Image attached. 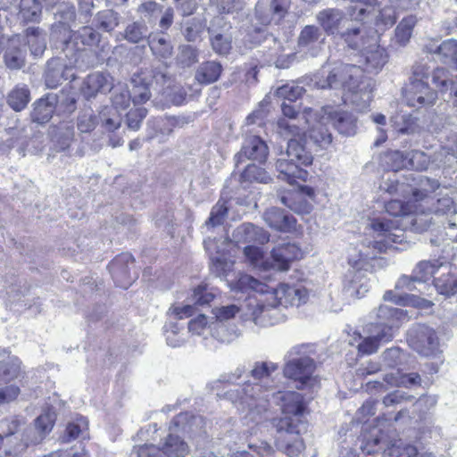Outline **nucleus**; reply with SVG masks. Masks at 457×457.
<instances>
[{"mask_svg":"<svg viewBox=\"0 0 457 457\" xmlns=\"http://www.w3.org/2000/svg\"><path fill=\"white\" fill-rule=\"evenodd\" d=\"M368 227L372 230L374 240L365 239L358 248H353L348 256L351 267L343 280V293L348 298L360 299L370 288V279L365 271L373 272L386 264L379 254L385 253L393 244H401L404 233L399 228V220L378 217L370 220Z\"/></svg>","mask_w":457,"mask_h":457,"instance_id":"nucleus-1","label":"nucleus"},{"mask_svg":"<svg viewBox=\"0 0 457 457\" xmlns=\"http://www.w3.org/2000/svg\"><path fill=\"white\" fill-rule=\"evenodd\" d=\"M318 89L341 90L345 103H351L359 111L366 110L373 98V81L356 65L338 64L322 67L311 79Z\"/></svg>","mask_w":457,"mask_h":457,"instance_id":"nucleus-2","label":"nucleus"},{"mask_svg":"<svg viewBox=\"0 0 457 457\" xmlns=\"http://www.w3.org/2000/svg\"><path fill=\"white\" fill-rule=\"evenodd\" d=\"M429 77L440 93L444 94L450 90L453 104L457 107V76L454 79H450L446 69L434 67L431 62L425 60L415 62L411 67L409 83L405 87L408 105L420 108L436 103L437 93L428 86L427 80Z\"/></svg>","mask_w":457,"mask_h":457,"instance_id":"nucleus-3","label":"nucleus"},{"mask_svg":"<svg viewBox=\"0 0 457 457\" xmlns=\"http://www.w3.org/2000/svg\"><path fill=\"white\" fill-rule=\"evenodd\" d=\"M278 370L273 362H255L251 370L253 383H245L226 393L228 399L236 403L242 411H247V416L253 421L267 411L269 400L274 392L275 385L272 374Z\"/></svg>","mask_w":457,"mask_h":457,"instance_id":"nucleus-4","label":"nucleus"},{"mask_svg":"<svg viewBox=\"0 0 457 457\" xmlns=\"http://www.w3.org/2000/svg\"><path fill=\"white\" fill-rule=\"evenodd\" d=\"M237 287L242 291L253 290L260 294H268L267 303H258L257 310L253 313V322L260 326L275 324L276 320L272 318L277 315V306H299L305 303L308 297L307 290L301 285L290 286L282 283L274 288L247 274L239 277Z\"/></svg>","mask_w":457,"mask_h":457,"instance_id":"nucleus-5","label":"nucleus"},{"mask_svg":"<svg viewBox=\"0 0 457 457\" xmlns=\"http://www.w3.org/2000/svg\"><path fill=\"white\" fill-rule=\"evenodd\" d=\"M270 396L286 415L276 424V445L287 455L296 456L304 448L303 442L299 437L301 427H303L300 421V415L303 411V396L294 391H274Z\"/></svg>","mask_w":457,"mask_h":457,"instance_id":"nucleus-6","label":"nucleus"},{"mask_svg":"<svg viewBox=\"0 0 457 457\" xmlns=\"http://www.w3.org/2000/svg\"><path fill=\"white\" fill-rule=\"evenodd\" d=\"M168 74L163 65L150 66L141 69L140 71L133 74L129 85H116V109L120 105L122 109L129 106L130 101L135 105L147 102L151 96V87L154 83L162 85L166 82Z\"/></svg>","mask_w":457,"mask_h":457,"instance_id":"nucleus-7","label":"nucleus"},{"mask_svg":"<svg viewBox=\"0 0 457 457\" xmlns=\"http://www.w3.org/2000/svg\"><path fill=\"white\" fill-rule=\"evenodd\" d=\"M290 4L291 0H259L254 6L250 25L247 27V41L255 46L263 39H268L265 28L285 18Z\"/></svg>","mask_w":457,"mask_h":457,"instance_id":"nucleus-8","label":"nucleus"},{"mask_svg":"<svg viewBox=\"0 0 457 457\" xmlns=\"http://www.w3.org/2000/svg\"><path fill=\"white\" fill-rule=\"evenodd\" d=\"M363 451L368 453H382L389 457H430L426 453H419L417 448L411 445L403 443L401 439L395 437V432L387 428H373L370 437H365Z\"/></svg>","mask_w":457,"mask_h":457,"instance_id":"nucleus-9","label":"nucleus"},{"mask_svg":"<svg viewBox=\"0 0 457 457\" xmlns=\"http://www.w3.org/2000/svg\"><path fill=\"white\" fill-rule=\"evenodd\" d=\"M286 156L287 158L278 159L276 162L279 178L289 184H294L296 179L305 181L308 172L302 166L310 165L312 162V155L306 150L301 138L288 140Z\"/></svg>","mask_w":457,"mask_h":457,"instance_id":"nucleus-10","label":"nucleus"},{"mask_svg":"<svg viewBox=\"0 0 457 457\" xmlns=\"http://www.w3.org/2000/svg\"><path fill=\"white\" fill-rule=\"evenodd\" d=\"M286 359L284 375L286 378L298 382V389L312 387L316 384V378L313 377L316 364L314 360L308 355V346L304 345L293 346L287 352Z\"/></svg>","mask_w":457,"mask_h":457,"instance_id":"nucleus-11","label":"nucleus"},{"mask_svg":"<svg viewBox=\"0 0 457 457\" xmlns=\"http://www.w3.org/2000/svg\"><path fill=\"white\" fill-rule=\"evenodd\" d=\"M317 21L328 35L338 36L353 49L360 47V28L351 26V21L342 10L328 8L320 11Z\"/></svg>","mask_w":457,"mask_h":457,"instance_id":"nucleus-12","label":"nucleus"},{"mask_svg":"<svg viewBox=\"0 0 457 457\" xmlns=\"http://www.w3.org/2000/svg\"><path fill=\"white\" fill-rule=\"evenodd\" d=\"M405 318L406 313L403 309L380 304L369 313L365 326L381 333V337L393 338L395 329L399 328Z\"/></svg>","mask_w":457,"mask_h":457,"instance_id":"nucleus-13","label":"nucleus"},{"mask_svg":"<svg viewBox=\"0 0 457 457\" xmlns=\"http://www.w3.org/2000/svg\"><path fill=\"white\" fill-rule=\"evenodd\" d=\"M407 341L414 351L424 356H433L439 350L436 331L425 324L413 325L408 331Z\"/></svg>","mask_w":457,"mask_h":457,"instance_id":"nucleus-14","label":"nucleus"},{"mask_svg":"<svg viewBox=\"0 0 457 457\" xmlns=\"http://www.w3.org/2000/svg\"><path fill=\"white\" fill-rule=\"evenodd\" d=\"M268 154L269 149L266 143L258 136H249L245 139L240 151L235 154L234 160L236 166L247 160L264 162Z\"/></svg>","mask_w":457,"mask_h":457,"instance_id":"nucleus-15","label":"nucleus"},{"mask_svg":"<svg viewBox=\"0 0 457 457\" xmlns=\"http://www.w3.org/2000/svg\"><path fill=\"white\" fill-rule=\"evenodd\" d=\"M315 191L312 187L303 186L294 193H288L280 197V202L298 214H308L312 210Z\"/></svg>","mask_w":457,"mask_h":457,"instance_id":"nucleus-16","label":"nucleus"},{"mask_svg":"<svg viewBox=\"0 0 457 457\" xmlns=\"http://www.w3.org/2000/svg\"><path fill=\"white\" fill-rule=\"evenodd\" d=\"M303 251L295 243H281L276 245L270 252L271 266L279 271L289 270L291 263L302 258Z\"/></svg>","mask_w":457,"mask_h":457,"instance_id":"nucleus-17","label":"nucleus"},{"mask_svg":"<svg viewBox=\"0 0 457 457\" xmlns=\"http://www.w3.org/2000/svg\"><path fill=\"white\" fill-rule=\"evenodd\" d=\"M323 121H329L340 134L353 136L356 133V118L350 112L339 111L330 106L322 108Z\"/></svg>","mask_w":457,"mask_h":457,"instance_id":"nucleus-18","label":"nucleus"},{"mask_svg":"<svg viewBox=\"0 0 457 457\" xmlns=\"http://www.w3.org/2000/svg\"><path fill=\"white\" fill-rule=\"evenodd\" d=\"M56 414L54 408H46L35 420V428H29L26 431V438L24 439V447L29 445L39 444L46 434H48L54 425Z\"/></svg>","mask_w":457,"mask_h":457,"instance_id":"nucleus-19","label":"nucleus"},{"mask_svg":"<svg viewBox=\"0 0 457 457\" xmlns=\"http://www.w3.org/2000/svg\"><path fill=\"white\" fill-rule=\"evenodd\" d=\"M324 41L325 37L319 27L306 25L298 36L297 46L300 51L314 57L321 51Z\"/></svg>","mask_w":457,"mask_h":457,"instance_id":"nucleus-20","label":"nucleus"},{"mask_svg":"<svg viewBox=\"0 0 457 457\" xmlns=\"http://www.w3.org/2000/svg\"><path fill=\"white\" fill-rule=\"evenodd\" d=\"M281 110L284 116L287 117L288 120L286 118L279 119L278 121V128L293 136H300L302 133H304L305 127L303 124L308 123L305 115L303 114L299 117L295 106L285 102L281 104Z\"/></svg>","mask_w":457,"mask_h":457,"instance_id":"nucleus-21","label":"nucleus"},{"mask_svg":"<svg viewBox=\"0 0 457 457\" xmlns=\"http://www.w3.org/2000/svg\"><path fill=\"white\" fill-rule=\"evenodd\" d=\"M263 220L271 228L281 232H290L295 229L296 220L282 209L271 207L262 214Z\"/></svg>","mask_w":457,"mask_h":457,"instance_id":"nucleus-22","label":"nucleus"},{"mask_svg":"<svg viewBox=\"0 0 457 457\" xmlns=\"http://www.w3.org/2000/svg\"><path fill=\"white\" fill-rule=\"evenodd\" d=\"M71 68L61 58H52L47 62L45 72V83L48 88H56L63 80L73 77Z\"/></svg>","mask_w":457,"mask_h":457,"instance_id":"nucleus-23","label":"nucleus"},{"mask_svg":"<svg viewBox=\"0 0 457 457\" xmlns=\"http://www.w3.org/2000/svg\"><path fill=\"white\" fill-rule=\"evenodd\" d=\"M232 238L237 245L245 243L264 245L269 241L270 235L262 228L251 223H244L233 231Z\"/></svg>","mask_w":457,"mask_h":457,"instance_id":"nucleus-24","label":"nucleus"},{"mask_svg":"<svg viewBox=\"0 0 457 457\" xmlns=\"http://www.w3.org/2000/svg\"><path fill=\"white\" fill-rule=\"evenodd\" d=\"M428 204L414 203L403 225L409 226L411 231L417 233L428 230L432 224V212L428 210Z\"/></svg>","mask_w":457,"mask_h":457,"instance_id":"nucleus-25","label":"nucleus"},{"mask_svg":"<svg viewBox=\"0 0 457 457\" xmlns=\"http://www.w3.org/2000/svg\"><path fill=\"white\" fill-rule=\"evenodd\" d=\"M360 49L365 58L366 69L372 72H378L387 62V54L386 50L377 45L376 41L370 44L368 46H364V42L361 35L359 36Z\"/></svg>","mask_w":457,"mask_h":457,"instance_id":"nucleus-26","label":"nucleus"},{"mask_svg":"<svg viewBox=\"0 0 457 457\" xmlns=\"http://www.w3.org/2000/svg\"><path fill=\"white\" fill-rule=\"evenodd\" d=\"M116 275L119 276V286L123 288H127L137 279L135 260L129 253H122L116 257Z\"/></svg>","mask_w":457,"mask_h":457,"instance_id":"nucleus-27","label":"nucleus"},{"mask_svg":"<svg viewBox=\"0 0 457 457\" xmlns=\"http://www.w3.org/2000/svg\"><path fill=\"white\" fill-rule=\"evenodd\" d=\"M4 62L10 70H20L26 62V48L19 37H12L4 54Z\"/></svg>","mask_w":457,"mask_h":457,"instance_id":"nucleus-28","label":"nucleus"},{"mask_svg":"<svg viewBox=\"0 0 457 457\" xmlns=\"http://www.w3.org/2000/svg\"><path fill=\"white\" fill-rule=\"evenodd\" d=\"M57 103L58 97L54 94H47L45 97L37 100L34 104L31 113L33 121L41 124L48 122L54 112Z\"/></svg>","mask_w":457,"mask_h":457,"instance_id":"nucleus-29","label":"nucleus"},{"mask_svg":"<svg viewBox=\"0 0 457 457\" xmlns=\"http://www.w3.org/2000/svg\"><path fill=\"white\" fill-rule=\"evenodd\" d=\"M449 270V264L439 260L420 261L413 269L414 278L419 282H427L440 270Z\"/></svg>","mask_w":457,"mask_h":457,"instance_id":"nucleus-30","label":"nucleus"},{"mask_svg":"<svg viewBox=\"0 0 457 457\" xmlns=\"http://www.w3.org/2000/svg\"><path fill=\"white\" fill-rule=\"evenodd\" d=\"M441 186L438 180L423 177L420 179V188L412 191V200L414 203L428 204L435 200L430 195L440 189Z\"/></svg>","mask_w":457,"mask_h":457,"instance_id":"nucleus-31","label":"nucleus"},{"mask_svg":"<svg viewBox=\"0 0 457 457\" xmlns=\"http://www.w3.org/2000/svg\"><path fill=\"white\" fill-rule=\"evenodd\" d=\"M390 122L393 129L403 135H413L421 129L417 119L408 113L398 112L391 117Z\"/></svg>","mask_w":457,"mask_h":457,"instance_id":"nucleus-32","label":"nucleus"},{"mask_svg":"<svg viewBox=\"0 0 457 457\" xmlns=\"http://www.w3.org/2000/svg\"><path fill=\"white\" fill-rule=\"evenodd\" d=\"M25 34L30 54L36 58L41 57L46 49V33L38 27H29Z\"/></svg>","mask_w":457,"mask_h":457,"instance_id":"nucleus-33","label":"nucleus"},{"mask_svg":"<svg viewBox=\"0 0 457 457\" xmlns=\"http://www.w3.org/2000/svg\"><path fill=\"white\" fill-rule=\"evenodd\" d=\"M417 21L415 15H408L403 18L395 29L392 43L398 46H405L410 42Z\"/></svg>","mask_w":457,"mask_h":457,"instance_id":"nucleus-34","label":"nucleus"},{"mask_svg":"<svg viewBox=\"0 0 457 457\" xmlns=\"http://www.w3.org/2000/svg\"><path fill=\"white\" fill-rule=\"evenodd\" d=\"M221 71L222 66L219 62L207 61L198 66L195 78L201 84H212L219 79Z\"/></svg>","mask_w":457,"mask_h":457,"instance_id":"nucleus-35","label":"nucleus"},{"mask_svg":"<svg viewBox=\"0 0 457 457\" xmlns=\"http://www.w3.org/2000/svg\"><path fill=\"white\" fill-rule=\"evenodd\" d=\"M352 4L347 7V13L352 20L364 21L373 15L378 0H350Z\"/></svg>","mask_w":457,"mask_h":457,"instance_id":"nucleus-36","label":"nucleus"},{"mask_svg":"<svg viewBox=\"0 0 457 457\" xmlns=\"http://www.w3.org/2000/svg\"><path fill=\"white\" fill-rule=\"evenodd\" d=\"M107 85L106 78L101 73L89 74L83 82L81 87V93L83 96L89 99L94 97L98 92H105L111 90Z\"/></svg>","mask_w":457,"mask_h":457,"instance_id":"nucleus-37","label":"nucleus"},{"mask_svg":"<svg viewBox=\"0 0 457 457\" xmlns=\"http://www.w3.org/2000/svg\"><path fill=\"white\" fill-rule=\"evenodd\" d=\"M395 9L392 4L390 6L385 5L380 7V3L378 1L372 17L362 21L363 22L374 21L377 27L389 28L396 22V12Z\"/></svg>","mask_w":457,"mask_h":457,"instance_id":"nucleus-38","label":"nucleus"},{"mask_svg":"<svg viewBox=\"0 0 457 457\" xmlns=\"http://www.w3.org/2000/svg\"><path fill=\"white\" fill-rule=\"evenodd\" d=\"M441 275L435 278L434 286L436 291L443 295L451 296L457 293V276L449 270H440Z\"/></svg>","mask_w":457,"mask_h":457,"instance_id":"nucleus-39","label":"nucleus"},{"mask_svg":"<svg viewBox=\"0 0 457 457\" xmlns=\"http://www.w3.org/2000/svg\"><path fill=\"white\" fill-rule=\"evenodd\" d=\"M162 453L167 457H185L189 449L179 436L170 434L162 444Z\"/></svg>","mask_w":457,"mask_h":457,"instance_id":"nucleus-40","label":"nucleus"},{"mask_svg":"<svg viewBox=\"0 0 457 457\" xmlns=\"http://www.w3.org/2000/svg\"><path fill=\"white\" fill-rule=\"evenodd\" d=\"M328 124H330L329 121H323V112H321L320 120L309 131L310 138L321 147H326L332 142V135L328 129Z\"/></svg>","mask_w":457,"mask_h":457,"instance_id":"nucleus-41","label":"nucleus"},{"mask_svg":"<svg viewBox=\"0 0 457 457\" xmlns=\"http://www.w3.org/2000/svg\"><path fill=\"white\" fill-rule=\"evenodd\" d=\"M364 331L368 336L358 345V349L364 354H371L378 351L382 342H388L392 338L381 337V333L365 326Z\"/></svg>","mask_w":457,"mask_h":457,"instance_id":"nucleus-42","label":"nucleus"},{"mask_svg":"<svg viewBox=\"0 0 457 457\" xmlns=\"http://www.w3.org/2000/svg\"><path fill=\"white\" fill-rule=\"evenodd\" d=\"M443 63L457 71V40L447 39L442 42L435 51Z\"/></svg>","mask_w":457,"mask_h":457,"instance_id":"nucleus-43","label":"nucleus"},{"mask_svg":"<svg viewBox=\"0 0 457 457\" xmlns=\"http://www.w3.org/2000/svg\"><path fill=\"white\" fill-rule=\"evenodd\" d=\"M57 21L62 24L64 31L63 42L68 44V39L71 37V31L69 29L70 22L75 19V7L72 4L62 3L58 5L57 11L54 13Z\"/></svg>","mask_w":457,"mask_h":457,"instance_id":"nucleus-44","label":"nucleus"},{"mask_svg":"<svg viewBox=\"0 0 457 457\" xmlns=\"http://www.w3.org/2000/svg\"><path fill=\"white\" fill-rule=\"evenodd\" d=\"M88 421L85 417H77L68 423L63 437L65 442H71L78 438L85 439L88 436Z\"/></svg>","mask_w":457,"mask_h":457,"instance_id":"nucleus-45","label":"nucleus"},{"mask_svg":"<svg viewBox=\"0 0 457 457\" xmlns=\"http://www.w3.org/2000/svg\"><path fill=\"white\" fill-rule=\"evenodd\" d=\"M420 376L418 373L401 374L399 370L384 377V381L392 386H411L420 383Z\"/></svg>","mask_w":457,"mask_h":457,"instance_id":"nucleus-46","label":"nucleus"},{"mask_svg":"<svg viewBox=\"0 0 457 457\" xmlns=\"http://www.w3.org/2000/svg\"><path fill=\"white\" fill-rule=\"evenodd\" d=\"M29 90L25 86H17L7 96L9 106L15 112L23 110L29 102Z\"/></svg>","mask_w":457,"mask_h":457,"instance_id":"nucleus-47","label":"nucleus"},{"mask_svg":"<svg viewBox=\"0 0 457 457\" xmlns=\"http://www.w3.org/2000/svg\"><path fill=\"white\" fill-rule=\"evenodd\" d=\"M192 121L191 115L166 116L162 120L160 133L170 136L175 129H182Z\"/></svg>","mask_w":457,"mask_h":457,"instance_id":"nucleus-48","label":"nucleus"},{"mask_svg":"<svg viewBox=\"0 0 457 457\" xmlns=\"http://www.w3.org/2000/svg\"><path fill=\"white\" fill-rule=\"evenodd\" d=\"M209 328L211 336L220 343L228 344L238 337L237 330L228 328L224 322H212Z\"/></svg>","mask_w":457,"mask_h":457,"instance_id":"nucleus-49","label":"nucleus"},{"mask_svg":"<svg viewBox=\"0 0 457 457\" xmlns=\"http://www.w3.org/2000/svg\"><path fill=\"white\" fill-rule=\"evenodd\" d=\"M437 197L435 201L432 200L431 205L428 204V210L437 215L447 214L449 212H456V209L453 204V196L442 195V190L436 194Z\"/></svg>","mask_w":457,"mask_h":457,"instance_id":"nucleus-50","label":"nucleus"},{"mask_svg":"<svg viewBox=\"0 0 457 457\" xmlns=\"http://www.w3.org/2000/svg\"><path fill=\"white\" fill-rule=\"evenodd\" d=\"M199 50L190 45H180L178 48L176 62L182 68H187L198 62Z\"/></svg>","mask_w":457,"mask_h":457,"instance_id":"nucleus-51","label":"nucleus"},{"mask_svg":"<svg viewBox=\"0 0 457 457\" xmlns=\"http://www.w3.org/2000/svg\"><path fill=\"white\" fill-rule=\"evenodd\" d=\"M42 12V4L37 0H22L20 15L22 20L28 22L39 21Z\"/></svg>","mask_w":457,"mask_h":457,"instance_id":"nucleus-52","label":"nucleus"},{"mask_svg":"<svg viewBox=\"0 0 457 457\" xmlns=\"http://www.w3.org/2000/svg\"><path fill=\"white\" fill-rule=\"evenodd\" d=\"M149 46L153 54L161 58H169L172 54L173 47L163 36L154 35L149 39Z\"/></svg>","mask_w":457,"mask_h":457,"instance_id":"nucleus-53","label":"nucleus"},{"mask_svg":"<svg viewBox=\"0 0 457 457\" xmlns=\"http://www.w3.org/2000/svg\"><path fill=\"white\" fill-rule=\"evenodd\" d=\"M240 180L242 182L268 183L270 178L264 169L255 164H248L241 173Z\"/></svg>","mask_w":457,"mask_h":457,"instance_id":"nucleus-54","label":"nucleus"},{"mask_svg":"<svg viewBox=\"0 0 457 457\" xmlns=\"http://www.w3.org/2000/svg\"><path fill=\"white\" fill-rule=\"evenodd\" d=\"M74 40L76 45L92 47L99 43L100 35L93 28L85 26L74 34Z\"/></svg>","mask_w":457,"mask_h":457,"instance_id":"nucleus-55","label":"nucleus"},{"mask_svg":"<svg viewBox=\"0 0 457 457\" xmlns=\"http://www.w3.org/2000/svg\"><path fill=\"white\" fill-rule=\"evenodd\" d=\"M204 23L199 18H192L184 22L182 34L186 40L189 42L195 41L204 31Z\"/></svg>","mask_w":457,"mask_h":457,"instance_id":"nucleus-56","label":"nucleus"},{"mask_svg":"<svg viewBox=\"0 0 457 457\" xmlns=\"http://www.w3.org/2000/svg\"><path fill=\"white\" fill-rule=\"evenodd\" d=\"M430 163L429 156L420 150H411L407 152V169L424 170H427Z\"/></svg>","mask_w":457,"mask_h":457,"instance_id":"nucleus-57","label":"nucleus"},{"mask_svg":"<svg viewBox=\"0 0 457 457\" xmlns=\"http://www.w3.org/2000/svg\"><path fill=\"white\" fill-rule=\"evenodd\" d=\"M413 204V200L407 203H403L400 200H391L385 204V209L386 212L392 216L403 217L402 221L403 223Z\"/></svg>","mask_w":457,"mask_h":457,"instance_id":"nucleus-58","label":"nucleus"},{"mask_svg":"<svg viewBox=\"0 0 457 457\" xmlns=\"http://www.w3.org/2000/svg\"><path fill=\"white\" fill-rule=\"evenodd\" d=\"M21 370L20 361L15 360H11L8 361H1L0 362V384L7 383L11 380L16 378Z\"/></svg>","mask_w":457,"mask_h":457,"instance_id":"nucleus-59","label":"nucleus"},{"mask_svg":"<svg viewBox=\"0 0 457 457\" xmlns=\"http://www.w3.org/2000/svg\"><path fill=\"white\" fill-rule=\"evenodd\" d=\"M227 204V201L223 200L222 198L218 201V203L212 207L211 211L210 217L205 222L206 226L215 227L222 224L228 210Z\"/></svg>","mask_w":457,"mask_h":457,"instance_id":"nucleus-60","label":"nucleus"},{"mask_svg":"<svg viewBox=\"0 0 457 457\" xmlns=\"http://www.w3.org/2000/svg\"><path fill=\"white\" fill-rule=\"evenodd\" d=\"M7 134L11 136L10 139H7V148L12 149L18 145L19 154L25 156V145H27V139L22 136L23 129L17 127H12L6 129Z\"/></svg>","mask_w":457,"mask_h":457,"instance_id":"nucleus-61","label":"nucleus"},{"mask_svg":"<svg viewBox=\"0 0 457 457\" xmlns=\"http://www.w3.org/2000/svg\"><path fill=\"white\" fill-rule=\"evenodd\" d=\"M97 118L92 110H86L79 113L77 119V128L80 133H89L95 129Z\"/></svg>","mask_w":457,"mask_h":457,"instance_id":"nucleus-62","label":"nucleus"},{"mask_svg":"<svg viewBox=\"0 0 457 457\" xmlns=\"http://www.w3.org/2000/svg\"><path fill=\"white\" fill-rule=\"evenodd\" d=\"M386 162L388 168L393 170H399L402 169H407V152H402L399 150L391 151L385 156Z\"/></svg>","mask_w":457,"mask_h":457,"instance_id":"nucleus-63","label":"nucleus"},{"mask_svg":"<svg viewBox=\"0 0 457 457\" xmlns=\"http://www.w3.org/2000/svg\"><path fill=\"white\" fill-rule=\"evenodd\" d=\"M216 296V293L213 288H209L206 285H200L194 289L193 301L196 305H207Z\"/></svg>","mask_w":457,"mask_h":457,"instance_id":"nucleus-64","label":"nucleus"}]
</instances>
